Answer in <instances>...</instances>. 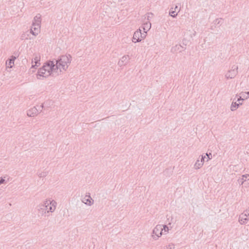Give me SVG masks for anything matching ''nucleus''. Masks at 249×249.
Segmentation results:
<instances>
[{
	"label": "nucleus",
	"instance_id": "f257e3e1",
	"mask_svg": "<svg viewBox=\"0 0 249 249\" xmlns=\"http://www.w3.org/2000/svg\"><path fill=\"white\" fill-rule=\"evenodd\" d=\"M72 60V56L68 53L61 55L57 59L46 62L40 68L36 75L38 79L52 75L55 77L64 73L68 69Z\"/></svg>",
	"mask_w": 249,
	"mask_h": 249
},
{
	"label": "nucleus",
	"instance_id": "f03ea898",
	"mask_svg": "<svg viewBox=\"0 0 249 249\" xmlns=\"http://www.w3.org/2000/svg\"><path fill=\"white\" fill-rule=\"evenodd\" d=\"M238 73V67L236 65H232L231 69L225 73V77L227 79H233Z\"/></svg>",
	"mask_w": 249,
	"mask_h": 249
},
{
	"label": "nucleus",
	"instance_id": "7ed1b4c3",
	"mask_svg": "<svg viewBox=\"0 0 249 249\" xmlns=\"http://www.w3.org/2000/svg\"><path fill=\"white\" fill-rule=\"evenodd\" d=\"M43 107V105L42 104L40 106H36L34 107L27 111V115L29 117H35L36 116L38 113L41 111Z\"/></svg>",
	"mask_w": 249,
	"mask_h": 249
},
{
	"label": "nucleus",
	"instance_id": "20e7f679",
	"mask_svg": "<svg viewBox=\"0 0 249 249\" xmlns=\"http://www.w3.org/2000/svg\"><path fill=\"white\" fill-rule=\"evenodd\" d=\"M146 37V34L142 33V30L140 29L136 31L133 35L132 41L134 43L141 41Z\"/></svg>",
	"mask_w": 249,
	"mask_h": 249
},
{
	"label": "nucleus",
	"instance_id": "39448f33",
	"mask_svg": "<svg viewBox=\"0 0 249 249\" xmlns=\"http://www.w3.org/2000/svg\"><path fill=\"white\" fill-rule=\"evenodd\" d=\"M163 233L162 225H157L152 231V237L155 240L157 239Z\"/></svg>",
	"mask_w": 249,
	"mask_h": 249
},
{
	"label": "nucleus",
	"instance_id": "423d86ee",
	"mask_svg": "<svg viewBox=\"0 0 249 249\" xmlns=\"http://www.w3.org/2000/svg\"><path fill=\"white\" fill-rule=\"evenodd\" d=\"M238 183L240 185L244 184L245 185H249V175L246 174L242 176V177L238 179Z\"/></svg>",
	"mask_w": 249,
	"mask_h": 249
},
{
	"label": "nucleus",
	"instance_id": "0eeeda50",
	"mask_svg": "<svg viewBox=\"0 0 249 249\" xmlns=\"http://www.w3.org/2000/svg\"><path fill=\"white\" fill-rule=\"evenodd\" d=\"M130 59V57L129 55H124L120 58L118 64L120 67L126 65L129 62Z\"/></svg>",
	"mask_w": 249,
	"mask_h": 249
},
{
	"label": "nucleus",
	"instance_id": "6e6552de",
	"mask_svg": "<svg viewBox=\"0 0 249 249\" xmlns=\"http://www.w3.org/2000/svg\"><path fill=\"white\" fill-rule=\"evenodd\" d=\"M40 27L41 26L33 25L32 24L30 29V33L35 36H36L40 32Z\"/></svg>",
	"mask_w": 249,
	"mask_h": 249
},
{
	"label": "nucleus",
	"instance_id": "1a4fd4ad",
	"mask_svg": "<svg viewBox=\"0 0 249 249\" xmlns=\"http://www.w3.org/2000/svg\"><path fill=\"white\" fill-rule=\"evenodd\" d=\"M32 65L31 69L36 68V67H38L40 65V56L36 55L32 59Z\"/></svg>",
	"mask_w": 249,
	"mask_h": 249
},
{
	"label": "nucleus",
	"instance_id": "9d476101",
	"mask_svg": "<svg viewBox=\"0 0 249 249\" xmlns=\"http://www.w3.org/2000/svg\"><path fill=\"white\" fill-rule=\"evenodd\" d=\"M52 203V200H47L45 202H44V204L40 205L39 206L38 210L39 211H42V213H43L44 211L46 210V209L48 208L50 205Z\"/></svg>",
	"mask_w": 249,
	"mask_h": 249
},
{
	"label": "nucleus",
	"instance_id": "9b49d317",
	"mask_svg": "<svg viewBox=\"0 0 249 249\" xmlns=\"http://www.w3.org/2000/svg\"><path fill=\"white\" fill-rule=\"evenodd\" d=\"M41 16L40 14H37L34 18L32 24L33 25H36L41 26Z\"/></svg>",
	"mask_w": 249,
	"mask_h": 249
},
{
	"label": "nucleus",
	"instance_id": "f8f14e48",
	"mask_svg": "<svg viewBox=\"0 0 249 249\" xmlns=\"http://www.w3.org/2000/svg\"><path fill=\"white\" fill-rule=\"evenodd\" d=\"M151 28V24L149 21H146L145 22L143 23L142 24V28L144 32V34H145L146 35L147 31H149Z\"/></svg>",
	"mask_w": 249,
	"mask_h": 249
},
{
	"label": "nucleus",
	"instance_id": "ddd939ff",
	"mask_svg": "<svg viewBox=\"0 0 249 249\" xmlns=\"http://www.w3.org/2000/svg\"><path fill=\"white\" fill-rule=\"evenodd\" d=\"M56 203L54 200H52V203L50 206L46 209V210L44 211V213H46V212L47 211L48 213L49 212H53L56 208Z\"/></svg>",
	"mask_w": 249,
	"mask_h": 249
},
{
	"label": "nucleus",
	"instance_id": "4468645a",
	"mask_svg": "<svg viewBox=\"0 0 249 249\" xmlns=\"http://www.w3.org/2000/svg\"><path fill=\"white\" fill-rule=\"evenodd\" d=\"M242 105V103L233 102L231 105L230 109L232 111H235L239 107L240 105Z\"/></svg>",
	"mask_w": 249,
	"mask_h": 249
},
{
	"label": "nucleus",
	"instance_id": "2eb2a0df",
	"mask_svg": "<svg viewBox=\"0 0 249 249\" xmlns=\"http://www.w3.org/2000/svg\"><path fill=\"white\" fill-rule=\"evenodd\" d=\"M182 46L180 44H177L173 46L171 49L172 53H176L178 51L181 52L182 49Z\"/></svg>",
	"mask_w": 249,
	"mask_h": 249
},
{
	"label": "nucleus",
	"instance_id": "dca6fc26",
	"mask_svg": "<svg viewBox=\"0 0 249 249\" xmlns=\"http://www.w3.org/2000/svg\"><path fill=\"white\" fill-rule=\"evenodd\" d=\"M16 57L12 56L10 59L6 61V64L7 65V67L11 68L14 64V61Z\"/></svg>",
	"mask_w": 249,
	"mask_h": 249
},
{
	"label": "nucleus",
	"instance_id": "f3484780",
	"mask_svg": "<svg viewBox=\"0 0 249 249\" xmlns=\"http://www.w3.org/2000/svg\"><path fill=\"white\" fill-rule=\"evenodd\" d=\"M248 220L249 218L242 216V214H241L239 216V222L241 224H245L247 223Z\"/></svg>",
	"mask_w": 249,
	"mask_h": 249
},
{
	"label": "nucleus",
	"instance_id": "a211bd4d",
	"mask_svg": "<svg viewBox=\"0 0 249 249\" xmlns=\"http://www.w3.org/2000/svg\"><path fill=\"white\" fill-rule=\"evenodd\" d=\"M203 165V162L202 161L197 160V161L196 162V163L194 165V167L196 169H198L200 168Z\"/></svg>",
	"mask_w": 249,
	"mask_h": 249
},
{
	"label": "nucleus",
	"instance_id": "6ab92c4d",
	"mask_svg": "<svg viewBox=\"0 0 249 249\" xmlns=\"http://www.w3.org/2000/svg\"><path fill=\"white\" fill-rule=\"evenodd\" d=\"M223 19L221 18H218L214 20V23L215 25H221L222 23Z\"/></svg>",
	"mask_w": 249,
	"mask_h": 249
},
{
	"label": "nucleus",
	"instance_id": "aec40b11",
	"mask_svg": "<svg viewBox=\"0 0 249 249\" xmlns=\"http://www.w3.org/2000/svg\"><path fill=\"white\" fill-rule=\"evenodd\" d=\"M86 197H88V198L86 199V198H85V200L86 201L85 202V203L87 204H89V205H91V200H92L91 197L89 196H86Z\"/></svg>",
	"mask_w": 249,
	"mask_h": 249
},
{
	"label": "nucleus",
	"instance_id": "412c9836",
	"mask_svg": "<svg viewBox=\"0 0 249 249\" xmlns=\"http://www.w3.org/2000/svg\"><path fill=\"white\" fill-rule=\"evenodd\" d=\"M173 8H171L170 9V11L169 12V15L171 17H172L173 18H175L177 16L178 14L176 13V11L175 10H173Z\"/></svg>",
	"mask_w": 249,
	"mask_h": 249
},
{
	"label": "nucleus",
	"instance_id": "4be33fe9",
	"mask_svg": "<svg viewBox=\"0 0 249 249\" xmlns=\"http://www.w3.org/2000/svg\"><path fill=\"white\" fill-rule=\"evenodd\" d=\"M205 159H207V161H208L212 159V157H201V160L199 161H202L203 162V164L204 162V160Z\"/></svg>",
	"mask_w": 249,
	"mask_h": 249
},
{
	"label": "nucleus",
	"instance_id": "5701e85b",
	"mask_svg": "<svg viewBox=\"0 0 249 249\" xmlns=\"http://www.w3.org/2000/svg\"><path fill=\"white\" fill-rule=\"evenodd\" d=\"M47 175V172H42L38 174V176L39 178H43L46 177Z\"/></svg>",
	"mask_w": 249,
	"mask_h": 249
},
{
	"label": "nucleus",
	"instance_id": "b1692460",
	"mask_svg": "<svg viewBox=\"0 0 249 249\" xmlns=\"http://www.w3.org/2000/svg\"><path fill=\"white\" fill-rule=\"evenodd\" d=\"M162 229L163 231H164V232H167L169 230V228L166 225L162 226Z\"/></svg>",
	"mask_w": 249,
	"mask_h": 249
},
{
	"label": "nucleus",
	"instance_id": "393cba45",
	"mask_svg": "<svg viewBox=\"0 0 249 249\" xmlns=\"http://www.w3.org/2000/svg\"><path fill=\"white\" fill-rule=\"evenodd\" d=\"M245 99H244L243 96H242V95H240V96H239V98H238L237 100V102L238 103H241L240 101H243L244 100H245Z\"/></svg>",
	"mask_w": 249,
	"mask_h": 249
},
{
	"label": "nucleus",
	"instance_id": "a878e982",
	"mask_svg": "<svg viewBox=\"0 0 249 249\" xmlns=\"http://www.w3.org/2000/svg\"><path fill=\"white\" fill-rule=\"evenodd\" d=\"M167 249H174L175 246L174 244H169L168 247H167Z\"/></svg>",
	"mask_w": 249,
	"mask_h": 249
},
{
	"label": "nucleus",
	"instance_id": "bb28decb",
	"mask_svg": "<svg viewBox=\"0 0 249 249\" xmlns=\"http://www.w3.org/2000/svg\"><path fill=\"white\" fill-rule=\"evenodd\" d=\"M242 216H245L246 217L249 218V213H246L245 212H244V213H242Z\"/></svg>",
	"mask_w": 249,
	"mask_h": 249
},
{
	"label": "nucleus",
	"instance_id": "cd10ccee",
	"mask_svg": "<svg viewBox=\"0 0 249 249\" xmlns=\"http://www.w3.org/2000/svg\"><path fill=\"white\" fill-rule=\"evenodd\" d=\"M5 181V180L2 178H0V185L2 183H4Z\"/></svg>",
	"mask_w": 249,
	"mask_h": 249
},
{
	"label": "nucleus",
	"instance_id": "c85d7f7f",
	"mask_svg": "<svg viewBox=\"0 0 249 249\" xmlns=\"http://www.w3.org/2000/svg\"><path fill=\"white\" fill-rule=\"evenodd\" d=\"M152 16V13H148L147 15V20H149V18H150L151 16Z\"/></svg>",
	"mask_w": 249,
	"mask_h": 249
},
{
	"label": "nucleus",
	"instance_id": "c756f323",
	"mask_svg": "<svg viewBox=\"0 0 249 249\" xmlns=\"http://www.w3.org/2000/svg\"><path fill=\"white\" fill-rule=\"evenodd\" d=\"M174 10L176 11L177 10H178V12L179 11V9H178V6H176L175 8H174Z\"/></svg>",
	"mask_w": 249,
	"mask_h": 249
},
{
	"label": "nucleus",
	"instance_id": "7c9ffc66",
	"mask_svg": "<svg viewBox=\"0 0 249 249\" xmlns=\"http://www.w3.org/2000/svg\"><path fill=\"white\" fill-rule=\"evenodd\" d=\"M211 153H210L209 154H208V153H206V156H209V155H211Z\"/></svg>",
	"mask_w": 249,
	"mask_h": 249
},
{
	"label": "nucleus",
	"instance_id": "2f4dec72",
	"mask_svg": "<svg viewBox=\"0 0 249 249\" xmlns=\"http://www.w3.org/2000/svg\"><path fill=\"white\" fill-rule=\"evenodd\" d=\"M195 34H196V32L194 31V34H193L194 36H195Z\"/></svg>",
	"mask_w": 249,
	"mask_h": 249
}]
</instances>
